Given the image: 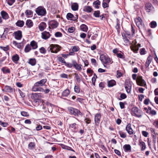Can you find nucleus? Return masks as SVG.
I'll return each instance as SVG.
<instances>
[{"label":"nucleus","mask_w":158,"mask_h":158,"mask_svg":"<svg viewBox=\"0 0 158 158\" xmlns=\"http://www.w3.org/2000/svg\"><path fill=\"white\" fill-rule=\"evenodd\" d=\"M42 129V126L40 125H37V126L35 128V129L37 131H39Z\"/></svg>","instance_id":"338daca9"},{"label":"nucleus","mask_w":158,"mask_h":158,"mask_svg":"<svg viewBox=\"0 0 158 158\" xmlns=\"http://www.w3.org/2000/svg\"><path fill=\"white\" fill-rule=\"evenodd\" d=\"M61 147L63 149H66L69 150H71L73 152H74V150L70 147L64 144H61Z\"/></svg>","instance_id":"2f4dec72"},{"label":"nucleus","mask_w":158,"mask_h":158,"mask_svg":"<svg viewBox=\"0 0 158 158\" xmlns=\"http://www.w3.org/2000/svg\"><path fill=\"white\" fill-rule=\"evenodd\" d=\"M135 21L137 27L139 28V30L140 29L144 28V25L142 22L141 18L138 17L135 20Z\"/></svg>","instance_id":"1a4fd4ad"},{"label":"nucleus","mask_w":158,"mask_h":158,"mask_svg":"<svg viewBox=\"0 0 158 158\" xmlns=\"http://www.w3.org/2000/svg\"><path fill=\"white\" fill-rule=\"evenodd\" d=\"M152 8V5L150 3H148L145 5V9L147 12H149Z\"/></svg>","instance_id":"412c9836"},{"label":"nucleus","mask_w":158,"mask_h":158,"mask_svg":"<svg viewBox=\"0 0 158 158\" xmlns=\"http://www.w3.org/2000/svg\"><path fill=\"white\" fill-rule=\"evenodd\" d=\"M74 17V16L73 14L71 13H68L66 15V18L68 20H71L72 18Z\"/></svg>","instance_id":"a19ab883"},{"label":"nucleus","mask_w":158,"mask_h":158,"mask_svg":"<svg viewBox=\"0 0 158 158\" xmlns=\"http://www.w3.org/2000/svg\"><path fill=\"white\" fill-rule=\"evenodd\" d=\"M101 115L100 113H97L95 115L94 117V121L95 124L98 126L101 120Z\"/></svg>","instance_id":"9b49d317"},{"label":"nucleus","mask_w":158,"mask_h":158,"mask_svg":"<svg viewBox=\"0 0 158 158\" xmlns=\"http://www.w3.org/2000/svg\"><path fill=\"white\" fill-rule=\"evenodd\" d=\"M24 24V21L23 20H18L16 23V25L19 27H23Z\"/></svg>","instance_id":"c756f323"},{"label":"nucleus","mask_w":158,"mask_h":158,"mask_svg":"<svg viewBox=\"0 0 158 158\" xmlns=\"http://www.w3.org/2000/svg\"><path fill=\"white\" fill-rule=\"evenodd\" d=\"M31 97L33 99L40 100V98L42 97V96L40 93H35L32 94Z\"/></svg>","instance_id":"dca6fc26"},{"label":"nucleus","mask_w":158,"mask_h":158,"mask_svg":"<svg viewBox=\"0 0 158 158\" xmlns=\"http://www.w3.org/2000/svg\"><path fill=\"white\" fill-rule=\"evenodd\" d=\"M74 75L75 78L77 80V82L78 83H80L81 81V79L78 74L75 73H74Z\"/></svg>","instance_id":"09e8293b"},{"label":"nucleus","mask_w":158,"mask_h":158,"mask_svg":"<svg viewBox=\"0 0 158 158\" xmlns=\"http://www.w3.org/2000/svg\"><path fill=\"white\" fill-rule=\"evenodd\" d=\"M84 10L87 12H90L92 11V9L90 6H86L84 7Z\"/></svg>","instance_id":"c9c22d12"},{"label":"nucleus","mask_w":158,"mask_h":158,"mask_svg":"<svg viewBox=\"0 0 158 158\" xmlns=\"http://www.w3.org/2000/svg\"><path fill=\"white\" fill-rule=\"evenodd\" d=\"M51 36V35L48 32L44 31L41 33V37L44 40H47Z\"/></svg>","instance_id":"4468645a"},{"label":"nucleus","mask_w":158,"mask_h":158,"mask_svg":"<svg viewBox=\"0 0 158 158\" xmlns=\"http://www.w3.org/2000/svg\"><path fill=\"white\" fill-rule=\"evenodd\" d=\"M0 48L6 51L8 50L9 49V46L8 45L6 46L5 47L0 46Z\"/></svg>","instance_id":"13d9d810"},{"label":"nucleus","mask_w":158,"mask_h":158,"mask_svg":"<svg viewBox=\"0 0 158 158\" xmlns=\"http://www.w3.org/2000/svg\"><path fill=\"white\" fill-rule=\"evenodd\" d=\"M28 63L31 65L34 66L36 64V60L34 58L30 59L29 60Z\"/></svg>","instance_id":"4c0bfd02"},{"label":"nucleus","mask_w":158,"mask_h":158,"mask_svg":"<svg viewBox=\"0 0 158 158\" xmlns=\"http://www.w3.org/2000/svg\"><path fill=\"white\" fill-rule=\"evenodd\" d=\"M35 146L34 142H30L28 144L29 148L30 149H32L34 148Z\"/></svg>","instance_id":"3c124183"},{"label":"nucleus","mask_w":158,"mask_h":158,"mask_svg":"<svg viewBox=\"0 0 158 158\" xmlns=\"http://www.w3.org/2000/svg\"><path fill=\"white\" fill-rule=\"evenodd\" d=\"M26 25L28 27L31 28L33 26V23L31 20L28 19L26 21Z\"/></svg>","instance_id":"cd10ccee"},{"label":"nucleus","mask_w":158,"mask_h":158,"mask_svg":"<svg viewBox=\"0 0 158 158\" xmlns=\"http://www.w3.org/2000/svg\"><path fill=\"white\" fill-rule=\"evenodd\" d=\"M130 48L131 50L135 53H137V52L139 49L136 45H133L130 46Z\"/></svg>","instance_id":"bb28decb"},{"label":"nucleus","mask_w":158,"mask_h":158,"mask_svg":"<svg viewBox=\"0 0 158 158\" xmlns=\"http://www.w3.org/2000/svg\"><path fill=\"white\" fill-rule=\"evenodd\" d=\"M57 59L58 61L61 63L64 64L66 63V62L64 59L59 55L57 56Z\"/></svg>","instance_id":"e433bc0d"},{"label":"nucleus","mask_w":158,"mask_h":158,"mask_svg":"<svg viewBox=\"0 0 158 158\" xmlns=\"http://www.w3.org/2000/svg\"><path fill=\"white\" fill-rule=\"evenodd\" d=\"M43 86L39 83V81H37L34 85L32 88V90L33 91H43L44 89L41 86Z\"/></svg>","instance_id":"0eeeda50"},{"label":"nucleus","mask_w":158,"mask_h":158,"mask_svg":"<svg viewBox=\"0 0 158 158\" xmlns=\"http://www.w3.org/2000/svg\"><path fill=\"white\" fill-rule=\"evenodd\" d=\"M131 86V84L130 82L127 83V84H126L125 87L127 93H130Z\"/></svg>","instance_id":"a211bd4d"},{"label":"nucleus","mask_w":158,"mask_h":158,"mask_svg":"<svg viewBox=\"0 0 158 158\" xmlns=\"http://www.w3.org/2000/svg\"><path fill=\"white\" fill-rule=\"evenodd\" d=\"M3 92L9 93H13L15 91V89L10 86L6 85L3 89H2Z\"/></svg>","instance_id":"9d476101"},{"label":"nucleus","mask_w":158,"mask_h":158,"mask_svg":"<svg viewBox=\"0 0 158 158\" xmlns=\"http://www.w3.org/2000/svg\"><path fill=\"white\" fill-rule=\"evenodd\" d=\"M39 101L40 100L33 99V101H32V102L33 105L35 106H38L39 104Z\"/></svg>","instance_id":"a18cd8bd"},{"label":"nucleus","mask_w":158,"mask_h":158,"mask_svg":"<svg viewBox=\"0 0 158 158\" xmlns=\"http://www.w3.org/2000/svg\"><path fill=\"white\" fill-rule=\"evenodd\" d=\"M43 86L39 83V81H37L34 85L32 88V90L33 91H43L44 89L41 86Z\"/></svg>","instance_id":"423d86ee"},{"label":"nucleus","mask_w":158,"mask_h":158,"mask_svg":"<svg viewBox=\"0 0 158 158\" xmlns=\"http://www.w3.org/2000/svg\"><path fill=\"white\" fill-rule=\"evenodd\" d=\"M150 25L151 28H154L157 26V23L155 21H152L150 23Z\"/></svg>","instance_id":"c03bdc74"},{"label":"nucleus","mask_w":158,"mask_h":158,"mask_svg":"<svg viewBox=\"0 0 158 158\" xmlns=\"http://www.w3.org/2000/svg\"><path fill=\"white\" fill-rule=\"evenodd\" d=\"M69 111L71 114L75 116H82L83 114L79 110L72 107H70L68 108Z\"/></svg>","instance_id":"39448f33"},{"label":"nucleus","mask_w":158,"mask_h":158,"mask_svg":"<svg viewBox=\"0 0 158 158\" xmlns=\"http://www.w3.org/2000/svg\"><path fill=\"white\" fill-rule=\"evenodd\" d=\"M47 81V79H43L38 81L43 86L45 84Z\"/></svg>","instance_id":"8fccbe9b"},{"label":"nucleus","mask_w":158,"mask_h":158,"mask_svg":"<svg viewBox=\"0 0 158 158\" xmlns=\"http://www.w3.org/2000/svg\"><path fill=\"white\" fill-rule=\"evenodd\" d=\"M116 84L115 81L113 80H112L110 81H109L108 82V85L109 87H112Z\"/></svg>","instance_id":"473e14b6"},{"label":"nucleus","mask_w":158,"mask_h":158,"mask_svg":"<svg viewBox=\"0 0 158 158\" xmlns=\"http://www.w3.org/2000/svg\"><path fill=\"white\" fill-rule=\"evenodd\" d=\"M80 88L78 85H75L74 88V92L77 93L78 94L80 92Z\"/></svg>","instance_id":"de8ad7c7"},{"label":"nucleus","mask_w":158,"mask_h":158,"mask_svg":"<svg viewBox=\"0 0 158 158\" xmlns=\"http://www.w3.org/2000/svg\"><path fill=\"white\" fill-rule=\"evenodd\" d=\"M65 64L67 67H69V68H71L73 67V63H66H66Z\"/></svg>","instance_id":"e2e57ef3"},{"label":"nucleus","mask_w":158,"mask_h":158,"mask_svg":"<svg viewBox=\"0 0 158 158\" xmlns=\"http://www.w3.org/2000/svg\"><path fill=\"white\" fill-rule=\"evenodd\" d=\"M80 29L82 31L86 32L88 30V27L87 25L85 24H82L80 26Z\"/></svg>","instance_id":"c85d7f7f"},{"label":"nucleus","mask_w":158,"mask_h":158,"mask_svg":"<svg viewBox=\"0 0 158 158\" xmlns=\"http://www.w3.org/2000/svg\"><path fill=\"white\" fill-rule=\"evenodd\" d=\"M93 4L95 5V7L98 9L99 7V5L100 4V2L99 0H97L93 2Z\"/></svg>","instance_id":"ea45409f"},{"label":"nucleus","mask_w":158,"mask_h":158,"mask_svg":"<svg viewBox=\"0 0 158 158\" xmlns=\"http://www.w3.org/2000/svg\"><path fill=\"white\" fill-rule=\"evenodd\" d=\"M31 49V47L29 44H27L26 46L24 52L26 53H27L30 52Z\"/></svg>","instance_id":"f704fd0d"},{"label":"nucleus","mask_w":158,"mask_h":158,"mask_svg":"<svg viewBox=\"0 0 158 158\" xmlns=\"http://www.w3.org/2000/svg\"><path fill=\"white\" fill-rule=\"evenodd\" d=\"M123 149L125 152H131V147L129 144H125L123 146Z\"/></svg>","instance_id":"b1692460"},{"label":"nucleus","mask_w":158,"mask_h":158,"mask_svg":"<svg viewBox=\"0 0 158 158\" xmlns=\"http://www.w3.org/2000/svg\"><path fill=\"white\" fill-rule=\"evenodd\" d=\"M8 4L10 6H11L15 2V0H6Z\"/></svg>","instance_id":"4d7b16f0"},{"label":"nucleus","mask_w":158,"mask_h":158,"mask_svg":"<svg viewBox=\"0 0 158 158\" xmlns=\"http://www.w3.org/2000/svg\"><path fill=\"white\" fill-rule=\"evenodd\" d=\"M100 12L99 10L95 11L94 13V15L96 17H98L99 16Z\"/></svg>","instance_id":"bf43d9fd"},{"label":"nucleus","mask_w":158,"mask_h":158,"mask_svg":"<svg viewBox=\"0 0 158 158\" xmlns=\"http://www.w3.org/2000/svg\"><path fill=\"white\" fill-rule=\"evenodd\" d=\"M60 47L57 44H51L48 48L47 50L48 52H50L52 53H57L60 50Z\"/></svg>","instance_id":"f257e3e1"},{"label":"nucleus","mask_w":158,"mask_h":158,"mask_svg":"<svg viewBox=\"0 0 158 158\" xmlns=\"http://www.w3.org/2000/svg\"><path fill=\"white\" fill-rule=\"evenodd\" d=\"M35 12L38 15L41 16H45L47 13L46 9L42 6H39L36 8Z\"/></svg>","instance_id":"7ed1b4c3"},{"label":"nucleus","mask_w":158,"mask_h":158,"mask_svg":"<svg viewBox=\"0 0 158 158\" xmlns=\"http://www.w3.org/2000/svg\"><path fill=\"white\" fill-rule=\"evenodd\" d=\"M49 25L52 28H55L58 26V23L56 21L52 20L50 22Z\"/></svg>","instance_id":"6ab92c4d"},{"label":"nucleus","mask_w":158,"mask_h":158,"mask_svg":"<svg viewBox=\"0 0 158 158\" xmlns=\"http://www.w3.org/2000/svg\"><path fill=\"white\" fill-rule=\"evenodd\" d=\"M21 114L23 116L27 117L29 115L28 113L26 111H23L21 112Z\"/></svg>","instance_id":"680f3d73"},{"label":"nucleus","mask_w":158,"mask_h":158,"mask_svg":"<svg viewBox=\"0 0 158 158\" xmlns=\"http://www.w3.org/2000/svg\"><path fill=\"white\" fill-rule=\"evenodd\" d=\"M30 45L33 49H35L38 47L37 43L34 40L30 42Z\"/></svg>","instance_id":"5701e85b"},{"label":"nucleus","mask_w":158,"mask_h":158,"mask_svg":"<svg viewBox=\"0 0 158 158\" xmlns=\"http://www.w3.org/2000/svg\"><path fill=\"white\" fill-rule=\"evenodd\" d=\"M142 111L136 107H134L132 109L131 114L132 115L140 118L142 116Z\"/></svg>","instance_id":"20e7f679"},{"label":"nucleus","mask_w":158,"mask_h":158,"mask_svg":"<svg viewBox=\"0 0 158 158\" xmlns=\"http://www.w3.org/2000/svg\"><path fill=\"white\" fill-rule=\"evenodd\" d=\"M47 25L44 22H41L39 25V28L40 31H43L46 28Z\"/></svg>","instance_id":"f3484780"},{"label":"nucleus","mask_w":158,"mask_h":158,"mask_svg":"<svg viewBox=\"0 0 158 158\" xmlns=\"http://www.w3.org/2000/svg\"><path fill=\"white\" fill-rule=\"evenodd\" d=\"M123 54V53H122V54L121 53H117L116 55L117 56L118 58L123 59L124 58V56Z\"/></svg>","instance_id":"774afa93"},{"label":"nucleus","mask_w":158,"mask_h":158,"mask_svg":"<svg viewBox=\"0 0 158 158\" xmlns=\"http://www.w3.org/2000/svg\"><path fill=\"white\" fill-rule=\"evenodd\" d=\"M72 63H73V67L77 70L81 71L82 65L81 64H78L76 60H73L72 61Z\"/></svg>","instance_id":"ddd939ff"},{"label":"nucleus","mask_w":158,"mask_h":158,"mask_svg":"<svg viewBox=\"0 0 158 158\" xmlns=\"http://www.w3.org/2000/svg\"><path fill=\"white\" fill-rule=\"evenodd\" d=\"M126 130L128 134L130 135H132L134 133V131L133 130L131 123H128L126 127Z\"/></svg>","instance_id":"f8f14e48"},{"label":"nucleus","mask_w":158,"mask_h":158,"mask_svg":"<svg viewBox=\"0 0 158 158\" xmlns=\"http://www.w3.org/2000/svg\"><path fill=\"white\" fill-rule=\"evenodd\" d=\"M1 14L3 19H8L9 16L8 14L4 11H2L1 12Z\"/></svg>","instance_id":"393cba45"},{"label":"nucleus","mask_w":158,"mask_h":158,"mask_svg":"<svg viewBox=\"0 0 158 158\" xmlns=\"http://www.w3.org/2000/svg\"><path fill=\"white\" fill-rule=\"evenodd\" d=\"M100 59L103 64H108L109 63L112 64L113 61L107 56L104 55H101L100 56Z\"/></svg>","instance_id":"f03ea898"},{"label":"nucleus","mask_w":158,"mask_h":158,"mask_svg":"<svg viewBox=\"0 0 158 158\" xmlns=\"http://www.w3.org/2000/svg\"><path fill=\"white\" fill-rule=\"evenodd\" d=\"M139 145L141 148V150L142 151L144 150L146 148L145 143L141 140L139 141Z\"/></svg>","instance_id":"a878e982"},{"label":"nucleus","mask_w":158,"mask_h":158,"mask_svg":"<svg viewBox=\"0 0 158 158\" xmlns=\"http://www.w3.org/2000/svg\"><path fill=\"white\" fill-rule=\"evenodd\" d=\"M75 28L74 27H72L68 29V31L70 33H72L75 31Z\"/></svg>","instance_id":"864d4df0"},{"label":"nucleus","mask_w":158,"mask_h":158,"mask_svg":"<svg viewBox=\"0 0 158 158\" xmlns=\"http://www.w3.org/2000/svg\"><path fill=\"white\" fill-rule=\"evenodd\" d=\"M120 98L121 99H119V100H121L122 99H123L126 98H127V96L126 94L124 93H121L120 95Z\"/></svg>","instance_id":"0e129e2a"},{"label":"nucleus","mask_w":158,"mask_h":158,"mask_svg":"<svg viewBox=\"0 0 158 158\" xmlns=\"http://www.w3.org/2000/svg\"><path fill=\"white\" fill-rule=\"evenodd\" d=\"M127 35H128V34H124L122 35V36L123 38V39H124V41L126 43H130V41L128 40L127 38Z\"/></svg>","instance_id":"79ce46f5"},{"label":"nucleus","mask_w":158,"mask_h":158,"mask_svg":"<svg viewBox=\"0 0 158 158\" xmlns=\"http://www.w3.org/2000/svg\"><path fill=\"white\" fill-rule=\"evenodd\" d=\"M152 137L153 138L152 142L154 145H155L156 142V135L155 133L152 135Z\"/></svg>","instance_id":"5fc2aeb1"},{"label":"nucleus","mask_w":158,"mask_h":158,"mask_svg":"<svg viewBox=\"0 0 158 158\" xmlns=\"http://www.w3.org/2000/svg\"><path fill=\"white\" fill-rule=\"evenodd\" d=\"M136 82L138 85L146 88V83L145 81L143 79L142 76H138L137 78Z\"/></svg>","instance_id":"6e6552de"},{"label":"nucleus","mask_w":158,"mask_h":158,"mask_svg":"<svg viewBox=\"0 0 158 158\" xmlns=\"http://www.w3.org/2000/svg\"><path fill=\"white\" fill-rule=\"evenodd\" d=\"M78 5L77 3H74L71 5V8L73 10L76 11L78 10Z\"/></svg>","instance_id":"7c9ffc66"},{"label":"nucleus","mask_w":158,"mask_h":158,"mask_svg":"<svg viewBox=\"0 0 158 158\" xmlns=\"http://www.w3.org/2000/svg\"><path fill=\"white\" fill-rule=\"evenodd\" d=\"M79 47L77 46H74L73 47L72 50L73 52H76L79 51Z\"/></svg>","instance_id":"052dcab7"},{"label":"nucleus","mask_w":158,"mask_h":158,"mask_svg":"<svg viewBox=\"0 0 158 158\" xmlns=\"http://www.w3.org/2000/svg\"><path fill=\"white\" fill-rule=\"evenodd\" d=\"M70 94V91L68 89H66L64 90L62 93V97H67Z\"/></svg>","instance_id":"4be33fe9"},{"label":"nucleus","mask_w":158,"mask_h":158,"mask_svg":"<svg viewBox=\"0 0 158 158\" xmlns=\"http://www.w3.org/2000/svg\"><path fill=\"white\" fill-rule=\"evenodd\" d=\"M118 133L121 138H125L126 137L127 135L125 133L123 132L122 131H119Z\"/></svg>","instance_id":"49530a36"},{"label":"nucleus","mask_w":158,"mask_h":158,"mask_svg":"<svg viewBox=\"0 0 158 158\" xmlns=\"http://www.w3.org/2000/svg\"><path fill=\"white\" fill-rule=\"evenodd\" d=\"M27 72L26 70H23L21 71L20 72L18 73L19 76L21 77H23L26 76Z\"/></svg>","instance_id":"58836bf2"},{"label":"nucleus","mask_w":158,"mask_h":158,"mask_svg":"<svg viewBox=\"0 0 158 158\" xmlns=\"http://www.w3.org/2000/svg\"><path fill=\"white\" fill-rule=\"evenodd\" d=\"M2 71L4 73H10V71L9 69H6L5 67H3L2 68Z\"/></svg>","instance_id":"603ef678"},{"label":"nucleus","mask_w":158,"mask_h":158,"mask_svg":"<svg viewBox=\"0 0 158 158\" xmlns=\"http://www.w3.org/2000/svg\"><path fill=\"white\" fill-rule=\"evenodd\" d=\"M15 38L17 40H20L22 38V31H18L14 32Z\"/></svg>","instance_id":"2eb2a0df"},{"label":"nucleus","mask_w":158,"mask_h":158,"mask_svg":"<svg viewBox=\"0 0 158 158\" xmlns=\"http://www.w3.org/2000/svg\"><path fill=\"white\" fill-rule=\"evenodd\" d=\"M39 50L40 52L42 54H45L46 52V50L43 47H41Z\"/></svg>","instance_id":"6e6d98bb"},{"label":"nucleus","mask_w":158,"mask_h":158,"mask_svg":"<svg viewBox=\"0 0 158 158\" xmlns=\"http://www.w3.org/2000/svg\"><path fill=\"white\" fill-rule=\"evenodd\" d=\"M12 59L14 62L16 63L19 60V57L17 54H16L12 56Z\"/></svg>","instance_id":"72a5a7b5"},{"label":"nucleus","mask_w":158,"mask_h":158,"mask_svg":"<svg viewBox=\"0 0 158 158\" xmlns=\"http://www.w3.org/2000/svg\"><path fill=\"white\" fill-rule=\"evenodd\" d=\"M116 73V76L118 78H120L122 75V73L119 70H118L117 71Z\"/></svg>","instance_id":"69168bd1"},{"label":"nucleus","mask_w":158,"mask_h":158,"mask_svg":"<svg viewBox=\"0 0 158 158\" xmlns=\"http://www.w3.org/2000/svg\"><path fill=\"white\" fill-rule=\"evenodd\" d=\"M152 56L150 55L148 57L145 65L146 68H147L149 66L152 61Z\"/></svg>","instance_id":"aec40b11"},{"label":"nucleus","mask_w":158,"mask_h":158,"mask_svg":"<svg viewBox=\"0 0 158 158\" xmlns=\"http://www.w3.org/2000/svg\"><path fill=\"white\" fill-rule=\"evenodd\" d=\"M25 13L27 16H28L32 15L33 14V12L31 10H27L25 11Z\"/></svg>","instance_id":"37998d69"}]
</instances>
